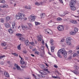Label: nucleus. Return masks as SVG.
<instances>
[{
  "instance_id": "obj_36",
  "label": "nucleus",
  "mask_w": 79,
  "mask_h": 79,
  "mask_svg": "<svg viewBox=\"0 0 79 79\" xmlns=\"http://www.w3.org/2000/svg\"><path fill=\"white\" fill-rule=\"evenodd\" d=\"M16 68L17 69L19 70L20 69V67L18 66V65H17L16 66Z\"/></svg>"
},
{
  "instance_id": "obj_1",
  "label": "nucleus",
  "mask_w": 79,
  "mask_h": 79,
  "mask_svg": "<svg viewBox=\"0 0 79 79\" xmlns=\"http://www.w3.org/2000/svg\"><path fill=\"white\" fill-rule=\"evenodd\" d=\"M60 53H61L63 54V56L64 58H66L67 56V52L65 49L63 48L59 50L57 52V56L59 58H62V56L60 55Z\"/></svg>"
},
{
  "instance_id": "obj_9",
  "label": "nucleus",
  "mask_w": 79,
  "mask_h": 79,
  "mask_svg": "<svg viewBox=\"0 0 79 79\" xmlns=\"http://www.w3.org/2000/svg\"><path fill=\"white\" fill-rule=\"evenodd\" d=\"M41 43L43 45H44L45 44V43L44 42V40H43V37L42 36V35H40V41H42Z\"/></svg>"
},
{
  "instance_id": "obj_58",
  "label": "nucleus",
  "mask_w": 79,
  "mask_h": 79,
  "mask_svg": "<svg viewBox=\"0 0 79 79\" xmlns=\"http://www.w3.org/2000/svg\"><path fill=\"white\" fill-rule=\"evenodd\" d=\"M55 68H58V66L56 65H54V66Z\"/></svg>"
},
{
  "instance_id": "obj_52",
  "label": "nucleus",
  "mask_w": 79,
  "mask_h": 79,
  "mask_svg": "<svg viewBox=\"0 0 79 79\" xmlns=\"http://www.w3.org/2000/svg\"><path fill=\"white\" fill-rule=\"evenodd\" d=\"M33 76L34 77H35V79H37V77L35 75H34V74H33Z\"/></svg>"
},
{
  "instance_id": "obj_25",
  "label": "nucleus",
  "mask_w": 79,
  "mask_h": 79,
  "mask_svg": "<svg viewBox=\"0 0 79 79\" xmlns=\"http://www.w3.org/2000/svg\"><path fill=\"white\" fill-rule=\"evenodd\" d=\"M21 44H20L19 45H18L17 46V48L18 49V50H21Z\"/></svg>"
},
{
  "instance_id": "obj_24",
  "label": "nucleus",
  "mask_w": 79,
  "mask_h": 79,
  "mask_svg": "<svg viewBox=\"0 0 79 79\" xmlns=\"http://www.w3.org/2000/svg\"><path fill=\"white\" fill-rule=\"evenodd\" d=\"M8 32H9L10 34H13V32H14V31L13 30H9Z\"/></svg>"
},
{
  "instance_id": "obj_37",
  "label": "nucleus",
  "mask_w": 79,
  "mask_h": 79,
  "mask_svg": "<svg viewBox=\"0 0 79 79\" xmlns=\"http://www.w3.org/2000/svg\"><path fill=\"white\" fill-rule=\"evenodd\" d=\"M66 14H67V13H66V12H65L63 14L61 15V16L63 17V16H65V15H66Z\"/></svg>"
},
{
  "instance_id": "obj_60",
  "label": "nucleus",
  "mask_w": 79,
  "mask_h": 79,
  "mask_svg": "<svg viewBox=\"0 0 79 79\" xmlns=\"http://www.w3.org/2000/svg\"><path fill=\"white\" fill-rule=\"evenodd\" d=\"M72 53V51L70 50L69 51V53Z\"/></svg>"
},
{
  "instance_id": "obj_43",
  "label": "nucleus",
  "mask_w": 79,
  "mask_h": 79,
  "mask_svg": "<svg viewBox=\"0 0 79 79\" xmlns=\"http://www.w3.org/2000/svg\"><path fill=\"white\" fill-rule=\"evenodd\" d=\"M5 2V0H0V3H4Z\"/></svg>"
},
{
  "instance_id": "obj_26",
  "label": "nucleus",
  "mask_w": 79,
  "mask_h": 79,
  "mask_svg": "<svg viewBox=\"0 0 79 79\" xmlns=\"http://www.w3.org/2000/svg\"><path fill=\"white\" fill-rule=\"evenodd\" d=\"M57 20L58 21H61L62 20V19L61 18L59 17L57 19Z\"/></svg>"
},
{
  "instance_id": "obj_32",
  "label": "nucleus",
  "mask_w": 79,
  "mask_h": 79,
  "mask_svg": "<svg viewBox=\"0 0 79 79\" xmlns=\"http://www.w3.org/2000/svg\"><path fill=\"white\" fill-rule=\"evenodd\" d=\"M46 3H47L46 2H42L41 3V5H45Z\"/></svg>"
},
{
  "instance_id": "obj_18",
  "label": "nucleus",
  "mask_w": 79,
  "mask_h": 79,
  "mask_svg": "<svg viewBox=\"0 0 79 79\" xmlns=\"http://www.w3.org/2000/svg\"><path fill=\"white\" fill-rule=\"evenodd\" d=\"M25 8H26V9H27V10H31V6H25Z\"/></svg>"
},
{
  "instance_id": "obj_54",
  "label": "nucleus",
  "mask_w": 79,
  "mask_h": 79,
  "mask_svg": "<svg viewBox=\"0 0 79 79\" xmlns=\"http://www.w3.org/2000/svg\"><path fill=\"white\" fill-rule=\"evenodd\" d=\"M76 48L77 50H79V46H77L76 47Z\"/></svg>"
},
{
  "instance_id": "obj_33",
  "label": "nucleus",
  "mask_w": 79,
  "mask_h": 79,
  "mask_svg": "<svg viewBox=\"0 0 79 79\" xmlns=\"http://www.w3.org/2000/svg\"><path fill=\"white\" fill-rule=\"evenodd\" d=\"M20 62L22 64H24L25 63V62L23 61V59L22 60H20Z\"/></svg>"
},
{
  "instance_id": "obj_31",
  "label": "nucleus",
  "mask_w": 79,
  "mask_h": 79,
  "mask_svg": "<svg viewBox=\"0 0 79 79\" xmlns=\"http://www.w3.org/2000/svg\"><path fill=\"white\" fill-rule=\"evenodd\" d=\"M35 53L36 55H39V54H40V52L37 51H35Z\"/></svg>"
},
{
  "instance_id": "obj_5",
  "label": "nucleus",
  "mask_w": 79,
  "mask_h": 79,
  "mask_svg": "<svg viewBox=\"0 0 79 79\" xmlns=\"http://www.w3.org/2000/svg\"><path fill=\"white\" fill-rule=\"evenodd\" d=\"M29 19L31 21H34L35 19V16L34 15H31L29 17Z\"/></svg>"
},
{
  "instance_id": "obj_62",
  "label": "nucleus",
  "mask_w": 79,
  "mask_h": 79,
  "mask_svg": "<svg viewBox=\"0 0 79 79\" xmlns=\"http://www.w3.org/2000/svg\"><path fill=\"white\" fill-rule=\"evenodd\" d=\"M32 50L33 51H35V50H36V48H34L33 49H32Z\"/></svg>"
},
{
  "instance_id": "obj_53",
  "label": "nucleus",
  "mask_w": 79,
  "mask_h": 79,
  "mask_svg": "<svg viewBox=\"0 0 79 79\" xmlns=\"http://www.w3.org/2000/svg\"><path fill=\"white\" fill-rule=\"evenodd\" d=\"M45 45L47 48H48V45H47V43H45Z\"/></svg>"
},
{
  "instance_id": "obj_20",
  "label": "nucleus",
  "mask_w": 79,
  "mask_h": 79,
  "mask_svg": "<svg viewBox=\"0 0 79 79\" xmlns=\"http://www.w3.org/2000/svg\"><path fill=\"white\" fill-rule=\"evenodd\" d=\"M40 73H41V77H44V76H43L44 75H45V74H46V73L44 72V71H43V73H41L40 72Z\"/></svg>"
},
{
  "instance_id": "obj_51",
  "label": "nucleus",
  "mask_w": 79,
  "mask_h": 79,
  "mask_svg": "<svg viewBox=\"0 0 79 79\" xmlns=\"http://www.w3.org/2000/svg\"><path fill=\"white\" fill-rule=\"evenodd\" d=\"M28 26H29V27H32V25L31 23L29 24Z\"/></svg>"
},
{
  "instance_id": "obj_11",
  "label": "nucleus",
  "mask_w": 79,
  "mask_h": 79,
  "mask_svg": "<svg viewBox=\"0 0 79 79\" xmlns=\"http://www.w3.org/2000/svg\"><path fill=\"white\" fill-rule=\"evenodd\" d=\"M0 7L1 8H8V6L7 5H4V4H1L0 5Z\"/></svg>"
},
{
  "instance_id": "obj_22",
  "label": "nucleus",
  "mask_w": 79,
  "mask_h": 79,
  "mask_svg": "<svg viewBox=\"0 0 79 79\" xmlns=\"http://www.w3.org/2000/svg\"><path fill=\"white\" fill-rule=\"evenodd\" d=\"M71 9L72 10L74 11L76 10V8L75 7L73 6H71Z\"/></svg>"
},
{
  "instance_id": "obj_48",
  "label": "nucleus",
  "mask_w": 79,
  "mask_h": 79,
  "mask_svg": "<svg viewBox=\"0 0 79 79\" xmlns=\"http://www.w3.org/2000/svg\"><path fill=\"white\" fill-rule=\"evenodd\" d=\"M21 67L22 68H25L26 66L25 65H22L21 66Z\"/></svg>"
},
{
  "instance_id": "obj_56",
  "label": "nucleus",
  "mask_w": 79,
  "mask_h": 79,
  "mask_svg": "<svg viewBox=\"0 0 79 79\" xmlns=\"http://www.w3.org/2000/svg\"><path fill=\"white\" fill-rule=\"evenodd\" d=\"M40 48L41 50H43L44 49V47L42 46Z\"/></svg>"
},
{
  "instance_id": "obj_41",
  "label": "nucleus",
  "mask_w": 79,
  "mask_h": 79,
  "mask_svg": "<svg viewBox=\"0 0 79 79\" xmlns=\"http://www.w3.org/2000/svg\"><path fill=\"white\" fill-rule=\"evenodd\" d=\"M35 5H37V6H39V5H40V4H39V3L37 2H35Z\"/></svg>"
},
{
  "instance_id": "obj_59",
  "label": "nucleus",
  "mask_w": 79,
  "mask_h": 79,
  "mask_svg": "<svg viewBox=\"0 0 79 79\" xmlns=\"http://www.w3.org/2000/svg\"><path fill=\"white\" fill-rule=\"evenodd\" d=\"M48 53L49 55H52V54H51V53H50V52H48Z\"/></svg>"
},
{
  "instance_id": "obj_16",
  "label": "nucleus",
  "mask_w": 79,
  "mask_h": 79,
  "mask_svg": "<svg viewBox=\"0 0 79 79\" xmlns=\"http://www.w3.org/2000/svg\"><path fill=\"white\" fill-rule=\"evenodd\" d=\"M25 44L27 46L29 45V42L28 40H26L25 41Z\"/></svg>"
},
{
  "instance_id": "obj_55",
  "label": "nucleus",
  "mask_w": 79,
  "mask_h": 79,
  "mask_svg": "<svg viewBox=\"0 0 79 79\" xmlns=\"http://www.w3.org/2000/svg\"><path fill=\"white\" fill-rule=\"evenodd\" d=\"M23 53H27V52H26V50H25L24 51H23Z\"/></svg>"
},
{
  "instance_id": "obj_46",
  "label": "nucleus",
  "mask_w": 79,
  "mask_h": 79,
  "mask_svg": "<svg viewBox=\"0 0 79 79\" xmlns=\"http://www.w3.org/2000/svg\"><path fill=\"white\" fill-rule=\"evenodd\" d=\"M45 32L46 34H49V32L47 31V30H45Z\"/></svg>"
},
{
  "instance_id": "obj_10",
  "label": "nucleus",
  "mask_w": 79,
  "mask_h": 79,
  "mask_svg": "<svg viewBox=\"0 0 79 79\" xmlns=\"http://www.w3.org/2000/svg\"><path fill=\"white\" fill-rule=\"evenodd\" d=\"M58 30H64V27L62 25H60L57 27Z\"/></svg>"
},
{
  "instance_id": "obj_4",
  "label": "nucleus",
  "mask_w": 79,
  "mask_h": 79,
  "mask_svg": "<svg viewBox=\"0 0 79 79\" xmlns=\"http://www.w3.org/2000/svg\"><path fill=\"white\" fill-rule=\"evenodd\" d=\"M16 35L17 36L18 39L20 40H21V41L24 40V38L22 37V34L19 33H17L16 34Z\"/></svg>"
},
{
  "instance_id": "obj_3",
  "label": "nucleus",
  "mask_w": 79,
  "mask_h": 79,
  "mask_svg": "<svg viewBox=\"0 0 79 79\" xmlns=\"http://www.w3.org/2000/svg\"><path fill=\"white\" fill-rule=\"evenodd\" d=\"M72 39L71 37H68L66 39V42L68 45H71V40Z\"/></svg>"
},
{
  "instance_id": "obj_61",
  "label": "nucleus",
  "mask_w": 79,
  "mask_h": 79,
  "mask_svg": "<svg viewBox=\"0 0 79 79\" xmlns=\"http://www.w3.org/2000/svg\"><path fill=\"white\" fill-rule=\"evenodd\" d=\"M31 56H33V57H34V56H35L33 54H31Z\"/></svg>"
},
{
  "instance_id": "obj_50",
  "label": "nucleus",
  "mask_w": 79,
  "mask_h": 79,
  "mask_svg": "<svg viewBox=\"0 0 79 79\" xmlns=\"http://www.w3.org/2000/svg\"><path fill=\"white\" fill-rule=\"evenodd\" d=\"M53 78H54V79H58V77H55V76H53L52 77Z\"/></svg>"
},
{
  "instance_id": "obj_7",
  "label": "nucleus",
  "mask_w": 79,
  "mask_h": 79,
  "mask_svg": "<svg viewBox=\"0 0 79 79\" xmlns=\"http://www.w3.org/2000/svg\"><path fill=\"white\" fill-rule=\"evenodd\" d=\"M76 0H72L71 1L70 4V6H74V5L76 4Z\"/></svg>"
},
{
  "instance_id": "obj_12",
  "label": "nucleus",
  "mask_w": 79,
  "mask_h": 79,
  "mask_svg": "<svg viewBox=\"0 0 79 79\" xmlns=\"http://www.w3.org/2000/svg\"><path fill=\"white\" fill-rule=\"evenodd\" d=\"M40 16H41V19H44V18H45V13H42L40 15Z\"/></svg>"
},
{
  "instance_id": "obj_34",
  "label": "nucleus",
  "mask_w": 79,
  "mask_h": 79,
  "mask_svg": "<svg viewBox=\"0 0 79 79\" xmlns=\"http://www.w3.org/2000/svg\"><path fill=\"white\" fill-rule=\"evenodd\" d=\"M35 23L36 26H38V25H39V24H40V23L37 22H35Z\"/></svg>"
},
{
  "instance_id": "obj_14",
  "label": "nucleus",
  "mask_w": 79,
  "mask_h": 79,
  "mask_svg": "<svg viewBox=\"0 0 79 79\" xmlns=\"http://www.w3.org/2000/svg\"><path fill=\"white\" fill-rule=\"evenodd\" d=\"M70 22L71 23H73V24H75L77 23L76 20H72L70 21Z\"/></svg>"
},
{
  "instance_id": "obj_47",
  "label": "nucleus",
  "mask_w": 79,
  "mask_h": 79,
  "mask_svg": "<svg viewBox=\"0 0 79 79\" xmlns=\"http://www.w3.org/2000/svg\"><path fill=\"white\" fill-rule=\"evenodd\" d=\"M4 64V62H3L2 61H1L0 62V64L1 65H3Z\"/></svg>"
},
{
  "instance_id": "obj_35",
  "label": "nucleus",
  "mask_w": 79,
  "mask_h": 79,
  "mask_svg": "<svg viewBox=\"0 0 79 79\" xmlns=\"http://www.w3.org/2000/svg\"><path fill=\"white\" fill-rule=\"evenodd\" d=\"M37 39L38 40V41L39 42L40 41V36L38 35L37 36Z\"/></svg>"
},
{
  "instance_id": "obj_2",
  "label": "nucleus",
  "mask_w": 79,
  "mask_h": 79,
  "mask_svg": "<svg viewBox=\"0 0 79 79\" xmlns=\"http://www.w3.org/2000/svg\"><path fill=\"white\" fill-rule=\"evenodd\" d=\"M15 17L17 20H23L25 17V15L21 13H18V14L16 15Z\"/></svg>"
},
{
  "instance_id": "obj_64",
  "label": "nucleus",
  "mask_w": 79,
  "mask_h": 79,
  "mask_svg": "<svg viewBox=\"0 0 79 79\" xmlns=\"http://www.w3.org/2000/svg\"><path fill=\"white\" fill-rule=\"evenodd\" d=\"M19 29H21V26H19L18 27Z\"/></svg>"
},
{
  "instance_id": "obj_39",
  "label": "nucleus",
  "mask_w": 79,
  "mask_h": 79,
  "mask_svg": "<svg viewBox=\"0 0 79 79\" xmlns=\"http://www.w3.org/2000/svg\"><path fill=\"white\" fill-rule=\"evenodd\" d=\"M0 22L1 23H4V19L2 18L0 20Z\"/></svg>"
},
{
  "instance_id": "obj_15",
  "label": "nucleus",
  "mask_w": 79,
  "mask_h": 79,
  "mask_svg": "<svg viewBox=\"0 0 79 79\" xmlns=\"http://www.w3.org/2000/svg\"><path fill=\"white\" fill-rule=\"evenodd\" d=\"M4 74L6 76V77H10V75L8 73L6 72H5L4 73Z\"/></svg>"
},
{
  "instance_id": "obj_19",
  "label": "nucleus",
  "mask_w": 79,
  "mask_h": 79,
  "mask_svg": "<svg viewBox=\"0 0 79 79\" xmlns=\"http://www.w3.org/2000/svg\"><path fill=\"white\" fill-rule=\"evenodd\" d=\"M53 40L52 39H51L50 40V43L52 45H53L54 44H53Z\"/></svg>"
},
{
  "instance_id": "obj_42",
  "label": "nucleus",
  "mask_w": 79,
  "mask_h": 79,
  "mask_svg": "<svg viewBox=\"0 0 79 79\" xmlns=\"http://www.w3.org/2000/svg\"><path fill=\"white\" fill-rule=\"evenodd\" d=\"M64 40H65L64 39H62L60 41V42L61 43V44H63V42H64Z\"/></svg>"
},
{
  "instance_id": "obj_23",
  "label": "nucleus",
  "mask_w": 79,
  "mask_h": 79,
  "mask_svg": "<svg viewBox=\"0 0 79 79\" xmlns=\"http://www.w3.org/2000/svg\"><path fill=\"white\" fill-rule=\"evenodd\" d=\"M12 27H13V29H14V26H15V25L16 24V22H15V21L12 22Z\"/></svg>"
},
{
  "instance_id": "obj_6",
  "label": "nucleus",
  "mask_w": 79,
  "mask_h": 79,
  "mask_svg": "<svg viewBox=\"0 0 79 79\" xmlns=\"http://www.w3.org/2000/svg\"><path fill=\"white\" fill-rule=\"evenodd\" d=\"M78 31V30H73V31H70L69 34L70 35H75L76 33Z\"/></svg>"
},
{
  "instance_id": "obj_38",
  "label": "nucleus",
  "mask_w": 79,
  "mask_h": 79,
  "mask_svg": "<svg viewBox=\"0 0 79 79\" xmlns=\"http://www.w3.org/2000/svg\"><path fill=\"white\" fill-rule=\"evenodd\" d=\"M6 56L5 55H3L0 56V59H2L3 58L5 57Z\"/></svg>"
},
{
  "instance_id": "obj_40",
  "label": "nucleus",
  "mask_w": 79,
  "mask_h": 79,
  "mask_svg": "<svg viewBox=\"0 0 79 79\" xmlns=\"http://www.w3.org/2000/svg\"><path fill=\"white\" fill-rule=\"evenodd\" d=\"M12 55H14V56H18V54L16 53H12Z\"/></svg>"
},
{
  "instance_id": "obj_49",
  "label": "nucleus",
  "mask_w": 79,
  "mask_h": 79,
  "mask_svg": "<svg viewBox=\"0 0 79 79\" xmlns=\"http://www.w3.org/2000/svg\"><path fill=\"white\" fill-rule=\"evenodd\" d=\"M73 72L74 74H77V72L76 71H73Z\"/></svg>"
},
{
  "instance_id": "obj_8",
  "label": "nucleus",
  "mask_w": 79,
  "mask_h": 79,
  "mask_svg": "<svg viewBox=\"0 0 79 79\" xmlns=\"http://www.w3.org/2000/svg\"><path fill=\"white\" fill-rule=\"evenodd\" d=\"M21 27L22 28V29H23V30H25L26 29L27 30L28 29H29V28L28 27H27V26L25 27V26H24V25L23 24L21 25Z\"/></svg>"
},
{
  "instance_id": "obj_21",
  "label": "nucleus",
  "mask_w": 79,
  "mask_h": 79,
  "mask_svg": "<svg viewBox=\"0 0 79 79\" xmlns=\"http://www.w3.org/2000/svg\"><path fill=\"white\" fill-rule=\"evenodd\" d=\"M2 13H3L2 14V15H6L7 13V10H4L2 11Z\"/></svg>"
},
{
  "instance_id": "obj_17",
  "label": "nucleus",
  "mask_w": 79,
  "mask_h": 79,
  "mask_svg": "<svg viewBox=\"0 0 79 79\" xmlns=\"http://www.w3.org/2000/svg\"><path fill=\"white\" fill-rule=\"evenodd\" d=\"M55 47L52 46L51 47V52H54V50H55Z\"/></svg>"
},
{
  "instance_id": "obj_28",
  "label": "nucleus",
  "mask_w": 79,
  "mask_h": 79,
  "mask_svg": "<svg viewBox=\"0 0 79 79\" xmlns=\"http://www.w3.org/2000/svg\"><path fill=\"white\" fill-rule=\"evenodd\" d=\"M44 71H47V72H48V73H50V71L48 70V69H44Z\"/></svg>"
},
{
  "instance_id": "obj_45",
  "label": "nucleus",
  "mask_w": 79,
  "mask_h": 79,
  "mask_svg": "<svg viewBox=\"0 0 79 79\" xmlns=\"http://www.w3.org/2000/svg\"><path fill=\"white\" fill-rule=\"evenodd\" d=\"M78 55L77 54L75 53L73 55V57H75V56H77Z\"/></svg>"
},
{
  "instance_id": "obj_57",
  "label": "nucleus",
  "mask_w": 79,
  "mask_h": 79,
  "mask_svg": "<svg viewBox=\"0 0 79 79\" xmlns=\"http://www.w3.org/2000/svg\"><path fill=\"white\" fill-rule=\"evenodd\" d=\"M19 57L21 58V60H23V58L21 57L20 55H19Z\"/></svg>"
},
{
  "instance_id": "obj_44",
  "label": "nucleus",
  "mask_w": 79,
  "mask_h": 79,
  "mask_svg": "<svg viewBox=\"0 0 79 79\" xmlns=\"http://www.w3.org/2000/svg\"><path fill=\"white\" fill-rule=\"evenodd\" d=\"M49 34H52V31L51 30H50L49 31Z\"/></svg>"
},
{
  "instance_id": "obj_30",
  "label": "nucleus",
  "mask_w": 79,
  "mask_h": 79,
  "mask_svg": "<svg viewBox=\"0 0 79 79\" xmlns=\"http://www.w3.org/2000/svg\"><path fill=\"white\" fill-rule=\"evenodd\" d=\"M1 45L3 47H4V46H5L6 45V44L5 43V42H3L1 43Z\"/></svg>"
},
{
  "instance_id": "obj_29",
  "label": "nucleus",
  "mask_w": 79,
  "mask_h": 79,
  "mask_svg": "<svg viewBox=\"0 0 79 79\" xmlns=\"http://www.w3.org/2000/svg\"><path fill=\"white\" fill-rule=\"evenodd\" d=\"M30 44L31 45H33V46H35V44L34 42H31L30 43Z\"/></svg>"
},
{
  "instance_id": "obj_13",
  "label": "nucleus",
  "mask_w": 79,
  "mask_h": 79,
  "mask_svg": "<svg viewBox=\"0 0 79 79\" xmlns=\"http://www.w3.org/2000/svg\"><path fill=\"white\" fill-rule=\"evenodd\" d=\"M4 25L5 27H7V28H8V27H10V25L8 23H5Z\"/></svg>"
},
{
  "instance_id": "obj_27",
  "label": "nucleus",
  "mask_w": 79,
  "mask_h": 79,
  "mask_svg": "<svg viewBox=\"0 0 79 79\" xmlns=\"http://www.w3.org/2000/svg\"><path fill=\"white\" fill-rule=\"evenodd\" d=\"M6 21H9L10 19V17L9 16H7L6 17Z\"/></svg>"
},
{
  "instance_id": "obj_63",
  "label": "nucleus",
  "mask_w": 79,
  "mask_h": 79,
  "mask_svg": "<svg viewBox=\"0 0 79 79\" xmlns=\"http://www.w3.org/2000/svg\"><path fill=\"white\" fill-rule=\"evenodd\" d=\"M12 29H14V28H12V27H10V30H12Z\"/></svg>"
}]
</instances>
